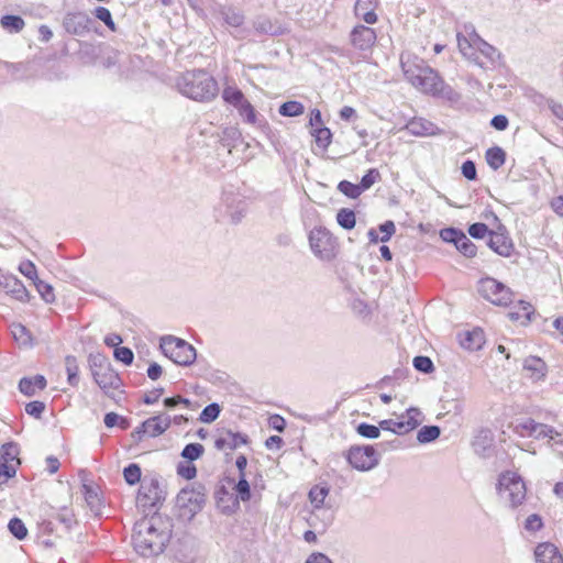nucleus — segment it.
Wrapping results in <instances>:
<instances>
[{
    "instance_id": "1",
    "label": "nucleus",
    "mask_w": 563,
    "mask_h": 563,
    "mask_svg": "<svg viewBox=\"0 0 563 563\" xmlns=\"http://www.w3.org/2000/svg\"><path fill=\"white\" fill-rule=\"evenodd\" d=\"M159 517L144 518L134 526L133 545L145 558L161 554L170 538Z\"/></svg>"
},
{
    "instance_id": "2",
    "label": "nucleus",
    "mask_w": 563,
    "mask_h": 563,
    "mask_svg": "<svg viewBox=\"0 0 563 563\" xmlns=\"http://www.w3.org/2000/svg\"><path fill=\"white\" fill-rule=\"evenodd\" d=\"M179 92L196 101H210L218 93V84L205 70H188L177 79Z\"/></svg>"
},
{
    "instance_id": "3",
    "label": "nucleus",
    "mask_w": 563,
    "mask_h": 563,
    "mask_svg": "<svg viewBox=\"0 0 563 563\" xmlns=\"http://www.w3.org/2000/svg\"><path fill=\"white\" fill-rule=\"evenodd\" d=\"M498 493L511 508H517L526 499L527 488L523 479L515 472L507 471L499 476Z\"/></svg>"
},
{
    "instance_id": "4",
    "label": "nucleus",
    "mask_w": 563,
    "mask_h": 563,
    "mask_svg": "<svg viewBox=\"0 0 563 563\" xmlns=\"http://www.w3.org/2000/svg\"><path fill=\"white\" fill-rule=\"evenodd\" d=\"M159 346L164 355L177 365L188 366L197 357L196 350L191 344L173 335L162 338Z\"/></svg>"
},
{
    "instance_id": "5",
    "label": "nucleus",
    "mask_w": 563,
    "mask_h": 563,
    "mask_svg": "<svg viewBox=\"0 0 563 563\" xmlns=\"http://www.w3.org/2000/svg\"><path fill=\"white\" fill-rule=\"evenodd\" d=\"M478 294L496 306H508L514 294L506 285L492 277L482 278L477 286Z\"/></svg>"
},
{
    "instance_id": "6",
    "label": "nucleus",
    "mask_w": 563,
    "mask_h": 563,
    "mask_svg": "<svg viewBox=\"0 0 563 563\" xmlns=\"http://www.w3.org/2000/svg\"><path fill=\"white\" fill-rule=\"evenodd\" d=\"M312 253L321 261L330 262L336 255V242L332 234L323 228H314L309 233Z\"/></svg>"
},
{
    "instance_id": "7",
    "label": "nucleus",
    "mask_w": 563,
    "mask_h": 563,
    "mask_svg": "<svg viewBox=\"0 0 563 563\" xmlns=\"http://www.w3.org/2000/svg\"><path fill=\"white\" fill-rule=\"evenodd\" d=\"M345 459L360 472H368L379 464V455L372 445H353L345 452Z\"/></svg>"
},
{
    "instance_id": "8",
    "label": "nucleus",
    "mask_w": 563,
    "mask_h": 563,
    "mask_svg": "<svg viewBox=\"0 0 563 563\" xmlns=\"http://www.w3.org/2000/svg\"><path fill=\"white\" fill-rule=\"evenodd\" d=\"M422 420V413L417 408H409L405 415L397 419H385L379 421V431H390L396 434H406L415 430Z\"/></svg>"
},
{
    "instance_id": "9",
    "label": "nucleus",
    "mask_w": 563,
    "mask_h": 563,
    "mask_svg": "<svg viewBox=\"0 0 563 563\" xmlns=\"http://www.w3.org/2000/svg\"><path fill=\"white\" fill-rule=\"evenodd\" d=\"M412 87L422 93L431 96H445L450 88L434 69H424V74L419 75L417 79L409 82Z\"/></svg>"
},
{
    "instance_id": "10",
    "label": "nucleus",
    "mask_w": 563,
    "mask_h": 563,
    "mask_svg": "<svg viewBox=\"0 0 563 563\" xmlns=\"http://www.w3.org/2000/svg\"><path fill=\"white\" fill-rule=\"evenodd\" d=\"M474 57L472 63L485 70H493L503 65L501 53L482 37L477 41Z\"/></svg>"
},
{
    "instance_id": "11",
    "label": "nucleus",
    "mask_w": 563,
    "mask_h": 563,
    "mask_svg": "<svg viewBox=\"0 0 563 563\" xmlns=\"http://www.w3.org/2000/svg\"><path fill=\"white\" fill-rule=\"evenodd\" d=\"M170 426V418L168 416L159 415L145 420L132 433L131 438L135 442L142 441L144 435L157 437L164 433Z\"/></svg>"
},
{
    "instance_id": "12",
    "label": "nucleus",
    "mask_w": 563,
    "mask_h": 563,
    "mask_svg": "<svg viewBox=\"0 0 563 563\" xmlns=\"http://www.w3.org/2000/svg\"><path fill=\"white\" fill-rule=\"evenodd\" d=\"M400 66L408 82L424 74V69H433L422 58L408 51L401 53Z\"/></svg>"
},
{
    "instance_id": "13",
    "label": "nucleus",
    "mask_w": 563,
    "mask_h": 563,
    "mask_svg": "<svg viewBox=\"0 0 563 563\" xmlns=\"http://www.w3.org/2000/svg\"><path fill=\"white\" fill-rule=\"evenodd\" d=\"M92 22L85 12H71L65 15L63 24L68 33L82 36L90 32Z\"/></svg>"
},
{
    "instance_id": "14",
    "label": "nucleus",
    "mask_w": 563,
    "mask_h": 563,
    "mask_svg": "<svg viewBox=\"0 0 563 563\" xmlns=\"http://www.w3.org/2000/svg\"><path fill=\"white\" fill-rule=\"evenodd\" d=\"M177 505L187 514H197L205 504V494L195 488H183L177 495Z\"/></svg>"
},
{
    "instance_id": "15",
    "label": "nucleus",
    "mask_w": 563,
    "mask_h": 563,
    "mask_svg": "<svg viewBox=\"0 0 563 563\" xmlns=\"http://www.w3.org/2000/svg\"><path fill=\"white\" fill-rule=\"evenodd\" d=\"M374 29L365 25H357L351 32L352 45L362 52H369L376 42Z\"/></svg>"
},
{
    "instance_id": "16",
    "label": "nucleus",
    "mask_w": 563,
    "mask_h": 563,
    "mask_svg": "<svg viewBox=\"0 0 563 563\" xmlns=\"http://www.w3.org/2000/svg\"><path fill=\"white\" fill-rule=\"evenodd\" d=\"M247 443V437L240 432L231 430L223 431L214 441V446L219 451L235 450Z\"/></svg>"
},
{
    "instance_id": "17",
    "label": "nucleus",
    "mask_w": 563,
    "mask_h": 563,
    "mask_svg": "<svg viewBox=\"0 0 563 563\" xmlns=\"http://www.w3.org/2000/svg\"><path fill=\"white\" fill-rule=\"evenodd\" d=\"M404 130L415 136H433L442 133L434 123L423 118H413L405 125Z\"/></svg>"
},
{
    "instance_id": "18",
    "label": "nucleus",
    "mask_w": 563,
    "mask_h": 563,
    "mask_svg": "<svg viewBox=\"0 0 563 563\" xmlns=\"http://www.w3.org/2000/svg\"><path fill=\"white\" fill-rule=\"evenodd\" d=\"M537 563H563V556L559 549L550 542H543L537 545L534 550Z\"/></svg>"
},
{
    "instance_id": "19",
    "label": "nucleus",
    "mask_w": 563,
    "mask_h": 563,
    "mask_svg": "<svg viewBox=\"0 0 563 563\" xmlns=\"http://www.w3.org/2000/svg\"><path fill=\"white\" fill-rule=\"evenodd\" d=\"M96 384L104 391L117 389L120 386V377L110 367L91 374Z\"/></svg>"
},
{
    "instance_id": "20",
    "label": "nucleus",
    "mask_w": 563,
    "mask_h": 563,
    "mask_svg": "<svg viewBox=\"0 0 563 563\" xmlns=\"http://www.w3.org/2000/svg\"><path fill=\"white\" fill-rule=\"evenodd\" d=\"M158 481H143L139 489L137 499L144 503V505H155L162 497Z\"/></svg>"
},
{
    "instance_id": "21",
    "label": "nucleus",
    "mask_w": 563,
    "mask_h": 563,
    "mask_svg": "<svg viewBox=\"0 0 563 563\" xmlns=\"http://www.w3.org/2000/svg\"><path fill=\"white\" fill-rule=\"evenodd\" d=\"M0 286L15 299L20 301L29 300V291L15 276H3V279L0 280Z\"/></svg>"
},
{
    "instance_id": "22",
    "label": "nucleus",
    "mask_w": 563,
    "mask_h": 563,
    "mask_svg": "<svg viewBox=\"0 0 563 563\" xmlns=\"http://www.w3.org/2000/svg\"><path fill=\"white\" fill-rule=\"evenodd\" d=\"M456 38L459 51L467 60L472 62L475 58V48L481 36L472 29L468 36L457 33Z\"/></svg>"
},
{
    "instance_id": "23",
    "label": "nucleus",
    "mask_w": 563,
    "mask_h": 563,
    "mask_svg": "<svg viewBox=\"0 0 563 563\" xmlns=\"http://www.w3.org/2000/svg\"><path fill=\"white\" fill-rule=\"evenodd\" d=\"M459 339L462 347L470 351H477L485 343L484 332L478 328L460 333Z\"/></svg>"
},
{
    "instance_id": "24",
    "label": "nucleus",
    "mask_w": 563,
    "mask_h": 563,
    "mask_svg": "<svg viewBox=\"0 0 563 563\" xmlns=\"http://www.w3.org/2000/svg\"><path fill=\"white\" fill-rule=\"evenodd\" d=\"M46 387V379L43 375L34 377H23L19 383V389L26 396H33L36 390H43Z\"/></svg>"
},
{
    "instance_id": "25",
    "label": "nucleus",
    "mask_w": 563,
    "mask_h": 563,
    "mask_svg": "<svg viewBox=\"0 0 563 563\" xmlns=\"http://www.w3.org/2000/svg\"><path fill=\"white\" fill-rule=\"evenodd\" d=\"M488 245L497 254L503 256H509L512 249L511 241L504 234L496 232H490Z\"/></svg>"
},
{
    "instance_id": "26",
    "label": "nucleus",
    "mask_w": 563,
    "mask_h": 563,
    "mask_svg": "<svg viewBox=\"0 0 563 563\" xmlns=\"http://www.w3.org/2000/svg\"><path fill=\"white\" fill-rule=\"evenodd\" d=\"M19 453L20 450L15 443H4L0 449V461L9 465L14 464V467L18 468L21 463Z\"/></svg>"
},
{
    "instance_id": "27",
    "label": "nucleus",
    "mask_w": 563,
    "mask_h": 563,
    "mask_svg": "<svg viewBox=\"0 0 563 563\" xmlns=\"http://www.w3.org/2000/svg\"><path fill=\"white\" fill-rule=\"evenodd\" d=\"M506 159L505 151L499 146L490 147L486 151V162L494 170L499 169Z\"/></svg>"
},
{
    "instance_id": "28",
    "label": "nucleus",
    "mask_w": 563,
    "mask_h": 563,
    "mask_svg": "<svg viewBox=\"0 0 563 563\" xmlns=\"http://www.w3.org/2000/svg\"><path fill=\"white\" fill-rule=\"evenodd\" d=\"M11 333L14 339V341L20 346H31L32 345V335L30 331L21 323H13L11 325Z\"/></svg>"
},
{
    "instance_id": "29",
    "label": "nucleus",
    "mask_w": 563,
    "mask_h": 563,
    "mask_svg": "<svg viewBox=\"0 0 563 563\" xmlns=\"http://www.w3.org/2000/svg\"><path fill=\"white\" fill-rule=\"evenodd\" d=\"M544 362L539 357H529L525 361L523 369L531 372V377L539 379L544 376Z\"/></svg>"
},
{
    "instance_id": "30",
    "label": "nucleus",
    "mask_w": 563,
    "mask_h": 563,
    "mask_svg": "<svg viewBox=\"0 0 563 563\" xmlns=\"http://www.w3.org/2000/svg\"><path fill=\"white\" fill-rule=\"evenodd\" d=\"M65 367L67 372V382L70 386H77L79 384V366L77 358L73 355H68L65 358Z\"/></svg>"
},
{
    "instance_id": "31",
    "label": "nucleus",
    "mask_w": 563,
    "mask_h": 563,
    "mask_svg": "<svg viewBox=\"0 0 563 563\" xmlns=\"http://www.w3.org/2000/svg\"><path fill=\"white\" fill-rule=\"evenodd\" d=\"M561 433L554 430L552 427L543 423L536 422L532 432L530 433V438L540 440V439H555L560 437Z\"/></svg>"
},
{
    "instance_id": "32",
    "label": "nucleus",
    "mask_w": 563,
    "mask_h": 563,
    "mask_svg": "<svg viewBox=\"0 0 563 563\" xmlns=\"http://www.w3.org/2000/svg\"><path fill=\"white\" fill-rule=\"evenodd\" d=\"M0 24L3 29L14 33L22 31L25 25L24 20L19 15H4L1 18Z\"/></svg>"
},
{
    "instance_id": "33",
    "label": "nucleus",
    "mask_w": 563,
    "mask_h": 563,
    "mask_svg": "<svg viewBox=\"0 0 563 563\" xmlns=\"http://www.w3.org/2000/svg\"><path fill=\"white\" fill-rule=\"evenodd\" d=\"M303 111V104L295 100L284 102L278 110L283 117H298L301 115Z\"/></svg>"
},
{
    "instance_id": "34",
    "label": "nucleus",
    "mask_w": 563,
    "mask_h": 563,
    "mask_svg": "<svg viewBox=\"0 0 563 563\" xmlns=\"http://www.w3.org/2000/svg\"><path fill=\"white\" fill-rule=\"evenodd\" d=\"M336 221L343 229L351 230L356 223L355 213L347 208L340 209L336 213Z\"/></svg>"
},
{
    "instance_id": "35",
    "label": "nucleus",
    "mask_w": 563,
    "mask_h": 563,
    "mask_svg": "<svg viewBox=\"0 0 563 563\" xmlns=\"http://www.w3.org/2000/svg\"><path fill=\"white\" fill-rule=\"evenodd\" d=\"M440 428L437 426H424L417 433L419 443H429L440 437Z\"/></svg>"
},
{
    "instance_id": "36",
    "label": "nucleus",
    "mask_w": 563,
    "mask_h": 563,
    "mask_svg": "<svg viewBox=\"0 0 563 563\" xmlns=\"http://www.w3.org/2000/svg\"><path fill=\"white\" fill-rule=\"evenodd\" d=\"M329 494V488L325 486H314L309 492V499L314 508H321L324 504L325 497Z\"/></svg>"
},
{
    "instance_id": "37",
    "label": "nucleus",
    "mask_w": 563,
    "mask_h": 563,
    "mask_svg": "<svg viewBox=\"0 0 563 563\" xmlns=\"http://www.w3.org/2000/svg\"><path fill=\"white\" fill-rule=\"evenodd\" d=\"M205 452V448L200 443H189L181 451V457L188 462L198 460Z\"/></svg>"
},
{
    "instance_id": "38",
    "label": "nucleus",
    "mask_w": 563,
    "mask_h": 563,
    "mask_svg": "<svg viewBox=\"0 0 563 563\" xmlns=\"http://www.w3.org/2000/svg\"><path fill=\"white\" fill-rule=\"evenodd\" d=\"M220 412H221V408H220L219 404L212 402L203 408V410L201 411V413L199 416V420L202 423H211L218 419Z\"/></svg>"
},
{
    "instance_id": "39",
    "label": "nucleus",
    "mask_w": 563,
    "mask_h": 563,
    "mask_svg": "<svg viewBox=\"0 0 563 563\" xmlns=\"http://www.w3.org/2000/svg\"><path fill=\"white\" fill-rule=\"evenodd\" d=\"M88 363L91 374L110 367L108 358L100 353L90 354L88 356Z\"/></svg>"
},
{
    "instance_id": "40",
    "label": "nucleus",
    "mask_w": 563,
    "mask_h": 563,
    "mask_svg": "<svg viewBox=\"0 0 563 563\" xmlns=\"http://www.w3.org/2000/svg\"><path fill=\"white\" fill-rule=\"evenodd\" d=\"M223 99L238 108L245 99L242 91L235 87H227L222 93Z\"/></svg>"
},
{
    "instance_id": "41",
    "label": "nucleus",
    "mask_w": 563,
    "mask_h": 563,
    "mask_svg": "<svg viewBox=\"0 0 563 563\" xmlns=\"http://www.w3.org/2000/svg\"><path fill=\"white\" fill-rule=\"evenodd\" d=\"M455 247L466 257H473L476 255L475 244L464 233L456 241Z\"/></svg>"
},
{
    "instance_id": "42",
    "label": "nucleus",
    "mask_w": 563,
    "mask_h": 563,
    "mask_svg": "<svg viewBox=\"0 0 563 563\" xmlns=\"http://www.w3.org/2000/svg\"><path fill=\"white\" fill-rule=\"evenodd\" d=\"M312 135L314 136L316 143L318 144V146H320L323 150H325L331 143L332 133H331L330 129H328L325 126L314 129L312 131Z\"/></svg>"
},
{
    "instance_id": "43",
    "label": "nucleus",
    "mask_w": 563,
    "mask_h": 563,
    "mask_svg": "<svg viewBox=\"0 0 563 563\" xmlns=\"http://www.w3.org/2000/svg\"><path fill=\"white\" fill-rule=\"evenodd\" d=\"M338 190L352 199H355L362 195V187L347 180L340 181L338 185Z\"/></svg>"
},
{
    "instance_id": "44",
    "label": "nucleus",
    "mask_w": 563,
    "mask_h": 563,
    "mask_svg": "<svg viewBox=\"0 0 563 563\" xmlns=\"http://www.w3.org/2000/svg\"><path fill=\"white\" fill-rule=\"evenodd\" d=\"M34 286L45 302L51 303L55 300V294L53 287L49 284L37 279L34 282Z\"/></svg>"
},
{
    "instance_id": "45",
    "label": "nucleus",
    "mask_w": 563,
    "mask_h": 563,
    "mask_svg": "<svg viewBox=\"0 0 563 563\" xmlns=\"http://www.w3.org/2000/svg\"><path fill=\"white\" fill-rule=\"evenodd\" d=\"M8 528L9 531L19 540H23L27 536V529L19 518H12L9 521Z\"/></svg>"
},
{
    "instance_id": "46",
    "label": "nucleus",
    "mask_w": 563,
    "mask_h": 563,
    "mask_svg": "<svg viewBox=\"0 0 563 563\" xmlns=\"http://www.w3.org/2000/svg\"><path fill=\"white\" fill-rule=\"evenodd\" d=\"M356 432L366 439H377L380 434L379 427L362 422L356 427Z\"/></svg>"
},
{
    "instance_id": "47",
    "label": "nucleus",
    "mask_w": 563,
    "mask_h": 563,
    "mask_svg": "<svg viewBox=\"0 0 563 563\" xmlns=\"http://www.w3.org/2000/svg\"><path fill=\"white\" fill-rule=\"evenodd\" d=\"M123 476L129 485H135L141 479V468L137 464H130L123 470Z\"/></svg>"
},
{
    "instance_id": "48",
    "label": "nucleus",
    "mask_w": 563,
    "mask_h": 563,
    "mask_svg": "<svg viewBox=\"0 0 563 563\" xmlns=\"http://www.w3.org/2000/svg\"><path fill=\"white\" fill-rule=\"evenodd\" d=\"M223 18L225 23L233 27H239L244 22L243 14L234 9H227L223 11Z\"/></svg>"
},
{
    "instance_id": "49",
    "label": "nucleus",
    "mask_w": 563,
    "mask_h": 563,
    "mask_svg": "<svg viewBox=\"0 0 563 563\" xmlns=\"http://www.w3.org/2000/svg\"><path fill=\"white\" fill-rule=\"evenodd\" d=\"M235 492L242 501H247L251 499L250 484L245 478V474L240 476L239 482L235 485Z\"/></svg>"
},
{
    "instance_id": "50",
    "label": "nucleus",
    "mask_w": 563,
    "mask_h": 563,
    "mask_svg": "<svg viewBox=\"0 0 563 563\" xmlns=\"http://www.w3.org/2000/svg\"><path fill=\"white\" fill-rule=\"evenodd\" d=\"M380 174L376 168H371L361 179L360 187L362 192L369 189L377 180H379Z\"/></svg>"
},
{
    "instance_id": "51",
    "label": "nucleus",
    "mask_w": 563,
    "mask_h": 563,
    "mask_svg": "<svg viewBox=\"0 0 563 563\" xmlns=\"http://www.w3.org/2000/svg\"><path fill=\"white\" fill-rule=\"evenodd\" d=\"M412 363L417 371L426 374L431 373L434 368L432 361L428 356H416Z\"/></svg>"
},
{
    "instance_id": "52",
    "label": "nucleus",
    "mask_w": 563,
    "mask_h": 563,
    "mask_svg": "<svg viewBox=\"0 0 563 563\" xmlns=\"http://www.w3.org/2000/svg\"><path fill=\"white\" fill-rule=\"evenodd\" d=\"M177 474L185 479H192L197 475V468L192 462L179 463L177 466Z\"/></svg>"
},
{
    "instance_id": "53",
    "label": "nucleus",
    "mask_w": 563,
    "mask_h": 563,
    "mask_svg": "<svg viewBox=\"0 0 563 563\" xmlns=\"http://www.w3.org/2000/svg\"><path fill=\"white\" fill-rule=\"evenodd\" d=\"M95 15L97 19L102 21L111 31L115 30V24L112 20V15H111V12L109 11V9H107L104 7H98L95 10Z\"/></svg>"
},
{
    "instance_id": "54",
    "label": "nucleus",
    "mask_w": 563,
    "mask_h": 563,
    "mask_svg": "<svg viewBox=\"0 0 563 563\" xmlns=\"http://www.w3.org/2000/svg\"><path fill=\"white\" fill-rule=\"evenodd\" d=\"M240 114L245 118L249 123H254L256 120V114L253 106L244 99L243 102L236 108Z\"/></svg>"
},
{
    "instance_id": "55",
    "label": "nucleus",
    "mask_w": 563,
    "mask_h": 563,
    "mask_svg": "<svg viewBox=\"0 0 563 563\" xmlns=\"http://www.w3.org/2000/svg\"><path fill=\"white\" fill-rule=\"evenodd\" d=\"M534 424H536L534 420L527 418V419H522V420L518 421L516 423L515 429H516L517 433H519L521 437L530 438V433L532 432Z\"/></svg>"
},
{
    "instance_id": "56",
    "label": "nucleus",
    "mask_w": 563,
    "mask_h": 563,
    "mask_svg": "<svg viewBox=\"0 0 563 563\" xmlns=\"http://www.w3.org/2000/svg\"><path fill=\"white\" fill-rule=\"evenodd\" d=\"M16 470L14 464H7L0 461V486L5 484L10 478L14 477L16 474Z\"/></svg>"
},
{
    "instance_id": "57",
    "label": "nucleus",
    "mask_w": 563,
    "mask_h": 563,
    "mask_svg": "<svg viewBox=\"0 0 563 563\" xmlns=\"http://www.w3.org/2000/svg\"><path fill=\"white\" fill-rule=\"evenodd\" d=\"M19 271L22 275H24L26 278L36 282L38 278H37V273H36V267L35 265L31 262V261H24L22 262L20 265H19Z\"/></svg>"
},
{
    "instance_id": "58",
    "label": "nucleus",
    "mask_w": 563,
    "mask_h": 563,
    "mask_svg": "<svg viewBox=\"0 0 563 563\" xmlns=\"http://www.w3.org/2000/svg\"><path fill=\"white\" fill-rule=\"evenodd\" d=\"M463 235L461 230L454 228H446L440 231V236L443 241L456 245V241Z\"/></svg>"
},
{
    "instance_id": "59",
    "label": "nucleus",
    "mask_w": 563,
    "mask_h": 563,
    "mask_svg": "<svg viewBox=\"0 0 563 563\" xmlns=\"http://www.w3.org/2000/svg\"><path fill=\"white\" fill-rule=\"evenodd\" d=\"M114 357L122 363L130 365L133 362L134 355L133 352L125 346L115 347Z\"/></svg>"
},
{
    "instance_id": "60",
    "label": "nucleus",
    "mask_w": 563,
    "mask_h": 563,
    "mask_svg": "<svg viewBox=\"0 0 563 563\" xmlns=\"http://www.w3.org/2000/svg\"><path fill=\"white\" fill-rule=\"evenodd\" d=\"M45 410V404L43 401H31L26 404L25 411L27 415L40 418Z\"/></svg>"
},
{
    "instance_id": "61",
    "label": "nucleus",
    "mask_w": 563,
    "mask_h": 563,
    "mask_svg": "<svg viewBox=\"0 0 563 563\" xmlns=\"http://www.w3.org/2000/svg\"><path fill=\"white\" fill-rule=\"evenodd\" d=\"M378 229L383 233V236H380V242L389 241L396 232L395 223L391 220L382 223Z\"/></svg>"
},
{
    "instance_id": "62",
    "label": "nucleus",
    "mask_w": 563,
    "mask_h": 563,
    "mask_svg": "<svg viewBox=\"0 0 563 563\" xmlns=\"http://www.w3.org/2000/svg\"><path fill=\"white\" fill-rule=\"evenodd\" d=\"M84 489H85V499H86L87 504L89 505V507L92 510H97L100 505V499H99L97 493L93 489H91L90 487H88L87 485H84Z\"/></svg>"
},
{
    "instance_id": "63",
    "label": "nucleus",
    "mask_w": 563,
    "mask_h": 563,
    "mask_svg": "<svg viewBox=\"0 0 563 563\" xmlns=\"http://www.w3.org/2000/svg\"><path fill=\"white\" fill-rule=\"evenodd\" d=\"M488 232V228L485 223L476 222L470 225L468 233L474 239H483Z\"/></svg>"
},
{
    "instance_id": "64",
    "label": "nucleus",
    "mask_w": 563,
    "mask_h": 563,
    "mask_svg": "<svg viewBox=\"0 0 563 563\" xmlns=\"http://www.w3.org/2000/svg\"><path fill=\"white\" fill-rule=\"evenodd\" d=\"M461 170H462V175L467 179V180H474L476 179V176H477V173H476V166L474 164L473 161H465L463 164H462V167H461Z\"/></svg>"
}]
</instances>
